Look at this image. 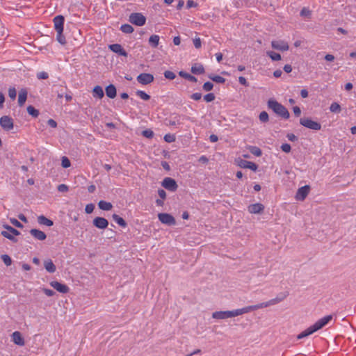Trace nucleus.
Returning <instances> with one entry per match:
<instances>
[{
  "mask_svg": "<svg viewBox=\"0 0 356 356\" xmlns=\"http://www.w3.org/2000/svg\"><path fill=\"white\" fill-rule=\"evenodd\" d=\"M254 311L253 306H248L241 309H237L232 311H219L212 314V317L216 319H226L233 318Z\"/></svg>",
  "mask_w": 356,
  "mask_h": 356,
  "instance_id": "obj_1",
  "label": "nucleus"
},
{
  "mask_svg": "<svg viewBox=\"0 0 356 356\" xmlns=\"http://www.w3.org/2000/svg\"><path fill=\"white\" fill-rule=\"evenodd\" d=\"M54 29L57 32L56 40L61 44L64 45L66 44V39L63 35L64 22L65 17L63 15H57L54 19Z\"/></svg>",
  "mask_w": 356,
  "mask_h": 356,
  "instance_id": "obj_2",
  "label": "nucleus"
},
{
  "mask_svg": "<svg viewBox=\"0 0 356 356\" xmlns=\"http://www.w3.org/2000/svg\"><path fill=\"white\" fill-rule=\"evenodd\" d=\"M268 106L271 108L276 114L281 116L284 119H288L290 116L288 110L280 103L275 100L270 99L268 102Z\"/></svg>",
  "mask_w": 356,
  "mask_h": 356,
  "instance_id": "obj_3",
  "label": "nucleus"
},
{
  "mask_svg": "<svg viewBox=\"0 0 356 356\" xmlns=\"http://www.w3.org/2000/svg\"><path fill=\"white\" fill-rule=\"evenodd\" d=\"M289 296V292L280 293L275 298L271 299L269 301L259 303L253 306L254 311L267 307L271 305H275L283 301Z\"/></svg>",
  "mask_w": 356,
  "mask_h": 356,
  "instance_id": "obj_4",
  "label": "nucleus"
},
{
  "mask_svg": "<svg viewBox=\"0 0 356 356\" xmlns=\"http://www.w3.org/2000/svg\"><path fill=\"white\" fill-rule=\"evenodd\" d=\"M3 227L6 229V231H2L1 232V234L3 237L10 240L11 241L17 243V239L15 237V236L19 235L20 232L8 225H3Z\"/></svg>",
  "mask_w": 356,
  "mask_h": 356,
  "instance_id": "obj_5",
  "label": "nucleus"
},
{
  "mask_svg": "<svg viewBox=\"0 0 356 356\" xmlns=\"http://www.w3.org/2000/svg\"><path fill=\"white\" fill-rule=\"evenodd\" d=\"M129 21L138 26H142L146 23V17L140 13H133L129 15Z\"/></svg>",
  "mask_w": 356,
  "mask_h": 356,
  "instance_id": "obj_6",
  "label": "nucleus"
},
{
  "mask_svg": "<svg viewBox=\"0 0 356 356\" xmlns=\"http://www.w3.org/2000/svg\"><path fill=\"white\" fill-rule=\"evenodd\" d=\"M300 123L301 125L312 130L318 131L321 129V124L319 122L313 121L310 118H300Z\"/></svg>",
  "mask_w": 356,
  "mask_h": 356,
  "instance_id": "obj_7",
  "label": "nucleus"
},
{
  "mask_svg": "<svg viewBox=\"0 0 356 356\" xmlns=\"http://www.w3.org/2000/svg\"><path fill=\"white\" fill-rule=\"evenodd\" d=\"M161 186L171 192L176 191L178 188L176 181L171 177L164 178L161 182Z\"/></svg>",
  "mask_w": 356,
  "mask_h": 356,
  "instance_id": "obj_8",
  "label": "nucleus"
},
{
  "mask_svg": "<svg viewBox=\"0 0 356 356\" xmlns=\"http://www.w3.org/2000/svg\"><path fill=\"white\" fill-rule=\"evenodd\" d=\"M158 218L163 224L168 226L175 225L176 224L175 218L171 214L161 213L158 214Z\"/></svg>",
  "mask_w": 356,
  "mask_h": 356,
  "instance_id": "obj_9",
  "label": "nucleus"
},
{
  "mask_svg": "<svg viewBox=\"0 0 356 356\" xmlns=\"http://www.w3.org/2000/svg\"><path fill=\"white\" fill-rule=\"evenodd\" d=\"M332 319V315L325 316L318 320L314 324L312 325V327H313V330L316 332L325 327Z\"/></svg>",
  "mask_w": 356,
  "mask_h": 356,
  "instance_id": "obj_10",
  "label": "nucleus"
},
{
  "mask_svg": "<svg viewBox=\"0 0 356 356\" xmlns=\"http://www.w3.org/2000/svg\"><path fill=\"white\" fill-rule=\"evenodd\" d=\"M0 125L6 131H10L13 129V120L8 115H3L0 118Z\"/></svg>",
  "mask_w": 356,
  "mask_h": 356,
  "instance_id": "obj_11",
  "label": "nucleus"
},
{
  "mask_svg": "<svg viewBox=\"0 0 356 356\" xmlns=\"http://www.w3.org/2000/svg\"><path fill=\"white\" fill-rule=\"evenodd\" d=\"M137 81L142 85H147L153 82L154 76L149 73H141L137 78Z\"/></svg>",
  "mask_w": 356,
  "mask_h": 356,
  "instance_id": "obj_12",
  "label": "nucleus"
},
{
  "mask_svg": "<svg viewBox=\"0 0 356 356\" xmlns=\"http://www.w3.org/2000/svg\"><path fill=\"white\" fill-rule=\"evenodd\" d=\"M310 187L308 185L300 187L296 193V199L297 200L303 201L308 195Z\"/></svg>",
  "mask_w": 356,
  "mask_h": 356,
  "instance_id": "obj_13",
  "label": "nucleus"
},
{
  "mask_svg": "<svg viewBox=\"0 0 356 356\" xmlns=\"http://www.w3.org/2000/svg\"><path fill=\"white\" fill-rule=\"evenodd\" d=\"M93 225L100 229H106L108 225V221L103 217H96L92 220Z\"/></svg>",
  "mask_w": 356,
  "mask_h": 356,
  "instance_id": "obj_14",
  "label": "nucleus"
},
{
  "mask_svg": "<svg viewBox=\"0 0 356 356\" xmlns=\"http://www.w3.org/2000/svg\"><path fill=\"white\" fill-rule=\"evenodd\" d=\"M271 46L273 49L282 51H287L289 48L288 43L284 40H273L271 42Z\"/></svg>",
  "mask_w": 356,
  "mask_h": 356,
  "instance_id": "obj_15",
  "label": "nucleus"
},
{
  "mask_svg": "<svg viewBox=\"0 0 356 356\" xmlns=\"http://www.w3.org/2000/svg\"><path fill=\"white\" fill-rule=\"evenodd\" d=\"M50 285L54 289H56L57 291L62 293H67L70 291L69 287L66 284L60 283L57 281L51 282Z\"/></svg>",
  "mask_w": 356,
  "mask_h": 356,
  "instance_id": "obj_16",
  "label": "nucleus"
},
{
  "mask_svg": "<svg viewBox=\"0 0 356 356\" xmlns=\"http://www.w3.org/2000/svg\"><path fill=\"white\" fill-rule=\"evenodd\" d=\"M109 49L112 51L119 54L120 56H123L127 57L128 55L127 52L122 48V47L120 44H111L109 46Z\"/></svg>",
  "mask_w": 356,
  "mask_h": 356,
  "instance_id": "obj_17",
  "label": "nucleus"
},
{
  "mask_svg": "<svg viewBox=\"0 0 356 356\" xmlns=\"http://www.w3.org/2000/svg\"><path fill=\"white\" fill-rule=\"evenodd\" d=\"M248 211L250 213H261L264 210V206L261 203H255L248 207Z\"/></svg>",
  "mask_w": 356,
  "mask_h": 356,
  "instance_id": "obj_18",
  "label": "nucleus"
},
{
  "mask_svg": "<svg viewBox=\"0 0 356 356\" xmlns=\"http://www.w3.org/2000/svg\"><path fill=\"white\" fill-rule=\"evenodd\" d=\"M191 72L195 75L203 74L205 72V69L202 63H194L191 69Z\"/></svg>",
  "mask_w": 356,
  "mask_h": 356,
  "instance_id": "obj_19",
  "label": "nucleus"
},
{
  "mask_svg": "<svg viewBox=\"0 0 356 356\" xmlns=\"http://www.w3.org/2000/svg\"><path fill=\"white\" fill-rule=\"evenodd\" d=\"M238 165L241 168H248L253 171H256L258 168V165L256 163L243 159L239 161Z\"/></svg>",
  "mask_w": 356,
  "mask_h": 356,
  "instance_id": "obj_20",
  "label": "nucleus"
},
{
  "mask_svg": "<svg viewBox=\"0 0 356 356\" xmlns=\"http://www.w3.org/2000/svg\"><path fill=\"white\" fill-rule=\"evenodd\" d=\"M30 234L37 240L44 241L47 238L46 234L39 229H31L30 230Z\"/></svg>",
  "mask_w": 356,
  "mask_h": 356,
  "instance_id": "obj_21",
  "label": "nucleus"
},
{
  "mask_svg": "<svg viewBox=\"0 0 356 356\" xmlns=\"http://www.w3.org/2000/svg\"><path fill=\"white\" fill-rule=\"evenodd\" d=\"M13 341L18 346L24 345V339L22 337L21 333L18 331H15L12 334Z\"/></svg>",
  "mask_w": 356,
  "mask_h": 356,
  "instance_id": "obj_22",
  "label": "nucleus"
},
{
  "mask_svg": "<svg viewBox=\"0 0 356 356\" xmlns=\"http://www.w3.org/2000/svg\"><path fill=\"white\" fill-rule=\"evenodd\" d=\"M28 92L26 88H22L18 95V104L22 106L26 101Z\"/></svg>",
  "mask_w": 356,
  "mask_h": 356,
  "instance_id": "obj_23",
  "label": "nucleus"
},
{
  "mask_svg": "<svg viewBox=\"0 0 356 356\" xmlns=\"http://www.w3.org/2000/svg\"><path fill=\"white\" fill-rule=\"evenodd\" d=\"M106 94L107 97H108L111 99H113L116 97L117 92H116V88L114 85L110 84L106 88Z\"/></svg>",
  "mask_w": 356,
  "mask_h": 356,
  "instance_id": "obj_24",
  "label": "nucleus"
},
{
  "mask_svg": "<svg viewBox=\"0 0 356 356\" xmlns=\"http://www.w3.org/2000/svg\"><path fill=\"white\" fill-rule=\"evenodd\" d=\"M44 266L46 270L49 273H53L56 270V267L51 259L45 260L44 262Z\"/></svg>",
  "mask_w": 356,
  "mask_h": 356,
  "instance_id": "obj_25",
  "label": "nucleus"
},
{
  "mask_svg": "<svg viewBox=\"0 0 356 356\" xmlns=\"http://www.w3.org/2000/svg\"><path fill=\"white\" fill-rule=\"evenodd\" d=\"M179 75L181 77H182V78H184V79H186V80H188V81H189L191 82L196 83L197 81V78L195 76H193V75L190 74L189 73H187V72H186L184 71H179Z\"/></svg>",
  "mask_w": 356,
  "mask_h": 356,
  "instance_id": "obj_26",
  "label": "nucleus"
},
{
  "mask_svg": "<svg viewBox=\"0 0 356 356\" xmlns=\"http://www.w3.org/2000/svg\"><path fill=\"white\" fill-rule=\"evenodd\" d=\"M38 222L40 225H46L48 227L52 226L54 222L51 220L48 219L44 216H40L38 217Z\"/></svg>",
  "mask_w": 356,
  "mask_h": 356,
  "instance_id": "obj_27",
  "label": "nucleus"
},
{
  "mask_svg": "<svg viewBox=\"0 0 356 356\" xmlns=\"http://www.w3.org/2000/svg\"><path fill=\"white\" fill-rule=\"evenodd\" d=\"M159 35H152L149 38V44L153 48H156L159 43Z\"/></svg>",
  "mask_w": 356,
  "mask_h": 356,
  "instance_id": "obj_28",
  "label": "nucleus"
},
{
  "mask_svg": "<svg viewBox=\"0 0 356 356\" xmlns=\"http://www.w3.org/2000/svg\"><path fill=\"white\" fill-rule=\"evenodd\" d=\"M98 207L103 211H110L113 208V205L111 202H108L104 200L99 202Z\"/></svg>",
  "mask_w": 356,
  "mask_h": 356,
  "instance_id": "obj_29",
  "label": "nucleus"
},
{
  "mask_svg": "<svg viewBox=\"0 0 356 356\" xmlns=\"http://www.w3.org/2000/svg\"><path fill=\"white\" fill-rule=\"evenodd\" d=\"M315 331L313 330V327L311 326H309L308 328H307L305 330H304L303 332H302L301 333H300L298 336H297V339H301L302 338H305L306 337H308L309 335L314 333Z\"/></svg>",
  "mask_w": 356,
  "mask_h": 356,
  "instance_id": "obj_30",
  "label": "nucleus"
},
{
  "mask_svg": "<svg viewBox=\"0 0 356 356\" xmlns=\"http://www.w3.org/2000/svg\"><path fill=\"white\" fill-rule=\"evenodd\" d=\"M113 220L118 223L122 227H126L127 224L126 221L118 214H113L112 216Z\"/></svg>",
  "mask_w": 356,
  "mask_h": 356,
  "instance_id": "obj_31",
  "label": "nucleus"
},
{
  "mask_svg": "<svg viewBox=\"0 0 356 356\" xmlns=\"http://www.w3.org/2000/svg\"><path fill=\"white\" fill-rule=\"evenodd\" d=\"M104 95L103 89L99 86H96L93 88V96L99 99H102Z\"/></svg>",
  "mask_w": 356,
  "mask_h": 356,
  "instance_id": "obj_32",
  "label": "nucleus"
},
{
  "mask_svg": "<svg viewBox=\"0 0 356 356\" xmlns=\"http://www.w3.org/2000/svg\"><path fill=\"white\" fill-rule=\"evenodd\" d=\"M248 150L256 156H260L262 154L261 149L257 146H249Z\"/></svg>",
  "mask_w": 356,
  "mask_h": 356,
  "instance_id": "obj_33",
  "label": "nucleus"
},
{
  "mask_svg": "<svg viewBox=\"0 0 356 356\" xmlns=\"http://www.w3.org/2000/svg\"><path fill=\"white\" fill-rule=\"evenodd\" d=\"M209 78L218 83H224L225 82V79L219 75L210 74L209 75Z\"/></svg>",
  "mask_w": 356,
  "mask_h": 356,
  "instance_id": "obj_34",
  "label": "nucleus"
},
{
  "mask_svg": "<svg viewBox=\"0 0 356 356\" xmlns=\"http://www.w3.org/2000/svg\"><path fill=\"white\" fill-rule=\"evenodd\" d=\"M27 112L33 118H38L40 114L39 111L31 105L27 107Z\"/></svg>",
  "mask_w": 356,
  "mask_h": 356,
  "instance_id": "obj_35",
  "label": "nucleus"
},
{
  "mask_svg": "<svg viewBox=\"0 0 356 356\" xmlns=\"http://www.w3.org/2000/svg\"><path fill=\"white\" fill-rule=\"evenodd\" d=\"M120 30L124 33H131L134 31L132 26L128 24H122L120 27Z\"/></svg>",
  "mask_w": 356,
  "mask_h": 356,
  "instance_id": "obj_36",
  "label": "nucleus"
},
{
  "mask_svg": "<svg viewBox=\"0 0 356 356\" xmlns=\"http://www.w3.org/2000/svg\"><path fill=\"white\" fill-rule=\"evenodd\" d=\"M300 16L305 18L310 19L312 16V11L306 7H304L300 13Z\"/></svg>",
  "mask_w": 356,
  "mask_h": 356,
  "instance_id": "obj_37",
  "label": "nucleus"
},
{
  "mask_svg": "<svg viewBox=\"0 0 356 356\" xmlns=\"http://www.w3.org/2000/svg\"><path fill=\"white\" fill-rule=\"evenodd\" d=\"M330 110L332 113H339L341 112V106L338 103L333 102L330 106Z\"/></svg>",
  "mask_w": 356,
  "mask_h": 356,
  "instance_id": "obj_38",
  "label": "nucleus"
},
{
  "mask_svg": "<svg viewBox=\"0 0 356 356\" xmlns=\"http://www.w3.org/2000/svg\"><path fill=\"white\" fill-rule=\"evenodd\" d=\"M136 94L143 100L147 101L150 99V96L143 90H137Z\"/></svg>",
  "mask_w": 356,
  "mask_h": 356,
  "instance_id": "obj_39",
  "label": "nucleus"
},
{
  "mask_svg": "<svg viewBox=\"0 0 356 356\" xmlns=\"http://www.w3.org/2000/svg\"><path fill=\"white\" fill-rule=\"evenodd\" d=\"M267 55L275 61H277L281 60V55L278 53H276L275 51H268Z\"/></svg>",
  "mask_w": 356,
  "mask_h": 356,
  "instance_id": "obj_40",
  "label": "nucleus"
},
{
  "mask_svg": "<svg viewBox=\"0 0 356 356\" xmlns=\"http://www.w3.org/2000/svg\"><path fill=\"white\" fill-rule=\"evenodd\" d=\"M259 119L261 122L266 123L269 120L268 114L266 111H262L259 115Z\"/></svg>",
  "mask_w": 356,
  "mask_h": 356,
  "instance_id": "obj_41",
  "label": "nucleus"
},
{
  "mask_svg": "<svg viewBox=\"0 0 356 356\" xmlns=\"http://www.w3.org/2000/svg\"><path fill=\"white\" fill-rule=\"evenodd\" d=\"M163 74L165 78L169 80H173L176 77L175 74L170 70L165 71Z\"/></svg>",
  "mask_w": 356,
  "mask_h": 356,
  "instance_id": "obj_42",
  "label": "nucleus"
},
{
  "mask_svg": "<svg viewBox=\"0 0 356 356\" xmlns=\"http://www.w3.org/2000/svg\"><path fill=\"white\" fill-rule=\"evenodd\" d=\"M164 140L167 143H172L176 140V137L174 134H168L164 136Z\"/></svg>",
  "mask_w": 356,
  "mask_h": 356,
  "instance_id": "obj_43",
  "label": "nucleus"
},
{
  "mask_svg": "<svg viewBox=\"0 0 356 356\" xmlns=\"http://www.w3.org/2000/svg\"><path fill=\"white\" fill-rule=\"evenodd\" d=\"M142 136L147 138H152L154 132L151 129H146L142 131Z\"/></svg>",
  "mask_w": 356,
  "mask_h": 356,
  "instance_id": "obj_44",
  "label": "nucleus"
},
{
  "mask_svg": "<svg viewBox=\"0 0 356 356\" xmlns=\"http://www.w3.org/2000/svg\"><path fill=\"white\" fill-rule=\"evenodd\" d=\"M1 259L3 261V263L7 266H9L12 264V259L11 258L7 255V254H3L1 255Z\"/></svg>",
  "mask_w": 356,
  "mask_h": 356,
  "instance_id": "obj_45",
  "label": "nucleus"
},
{
  "mask_svg": "<svg viewBox=\"0 0 356 356\" xmlns=\"http://www.w3.org/2000/svg\"><path fill=\"white\" fill-rule=\"evenodd\" d=\"M61 165L64 168H69L71 165L70 161L66 156H63Z\"/></svg>",
  "mask_w": 356,
  "mask_h": 356,
  "instance_id": "obj_46",
  "label": "nucleus"
},
{
  "mask_svg": "<svg viewBox=\"0 0 356 356\" xmlns=\"http://www.w3.org/2000/svg\"><path fill=\"white\" fill-rule=\"evenodd\" d=\"M213 84L209 81L204 83L202 86V89L207 92L211 91L213 89Z\"/></svg>",
  "mask_w": 356,
  "mask_h": 356,
  "instance_id": "obj_47",
  "label": "nucleus"
},
{
  "mask_svg": "<svg viewBox=\"0 0 356 356\" xmlns=\"http://www.w3.org/2000/svg\"><path fill=\"white\" fill-rule=\"evenodd\" d=\"M216 98V96L213 93H208L204 96V100L207 102H213Z\"/></svg>",
  "mask_w": 356,
  "mask_h": 356,
  "instance_id": "obj_48",
  "label": "nucleus"
},
{
  "mask_svg": "<svg viewBox=\"0 0 356 356\" xmlns=\"http://www.w3.org/2000/svg\"><path fill=\"white\" fill-rule=\"evenodd\" d=\"M8 95L10 97V99H15L16 98V95H17V91H16V89L15 88H10L9 90H8Z\"/></svg>",
  "mask_w": 356,
  "mask_h": 356,
  "instance_id": "obj_49",
  "label": "nucleus"
},
{
  "mask_svg": "<svg viewBox=\"0 0 356 356\" xmlns=\"http://www.w3.org/2000/svg\"><path fill=\"white\" fill-rule=\"evenodd\" d=\"M281 149L285 153H289L291 150V147L288 143H284L281 145Z\"/></svg>",
  "mask_w": 356,
  "mask_h": 356,
  "instance_id": "obj_50",
  "label": "nucleus"
},
{
  "mask_svg": "<svg viewBox=\"0 0 356 356\" xmlns=\"http://www.w3.org/2000/svg\"><path fill=\"white\" fill-rule=\"evenodd\" d=\"M94 209H95V205L92 203H90V204H88L86 206L85 211L86 213L90 214L93 212Z\"/></svg>",
  "mask_w": 356,
  "mask_h": 356,
  "instance_id": "obj_51",
  "label": "nucleus"
},
{
  "mask_svg": "<svg viewBox=\"0 0 356 356\" xmlns=\"http://www.w3.org/2000/svg\"><path fill=\"white\" fill-rule=\"evenodd\" d=\"M58 191L61 193H65L68 191L69 188L67 185L62 184L58 186Z\"/></svg>",
  "mask_w": 356,
  "mask_h": 356,
  "instance_id": "obj_52",
  "label": "nucleus"
},
{
  "mask_svg": "<svg viewBox=\"0 0 356 356\" xmlns=\"http://www.w3.org/2000/svg\"><path fill=\"white\" fill-rule=\"evenodd\" d=\"M49 77V74L46 72H40L38 73L37 78L38 79H47Z\"/></svg>",
  "mask_w": 356,
  "mask_h": 356,
  "instance_id": "obj_53",
  "label": "nucleus"
},
{
  "mask_svg": "<svg viewBox=\"0 0 356 356\" xmlns=\"http://www.w3.org/2000/svg\"><path fill=\"white\" fill-rule=\"evenodd\" d=\"M190 97H191V99H192L195 101H198V100L201 99L202 94L200 92H195V93L192 94Z\"/></svg>",
  "mask_w": 356,
  "mask_h": 356,
  "instance_id": "obj_54",
  "label": "nucleus"
},
{
  "mask_svg": "<svg viewBox=\"0 0 356 356\" xmlns=\"http://www.w3.org/2000/svg\"><path fill=\"white\" fill-rule=\"evenodd\" d=\"M238 82H239L240 84H241L242 86H244L245 87L249 86V83L247 81L245 77H243V76H239L238 77Z\"/></svg>",
  "mask_w": 356,
  "mask_h": 356,
  "instance_id": "obj_55",
  "label": "nucleus"
},
{
  "mask_svg": "<svg viewBox=\"0 0 356 356\" xmlns=\"http://www.w3.org/2000/svg\"><path fill=\"white\" fill-rule=\"evenodd\" d=\"M42 291L49 297L53 296L55 294V292L53 290L46 288L42 289Z\"/></svg>",
  "mask_w": 356,
  "mask_h": 356,
  "instance_id": "obj_56",
  "label": "nucleus"
},
{
  "mask_svg": "<svg viewBox=\"0 0 356 356\" xmlns=\"http://www.w3.org/2000/svg\"><path fill=\"white\" fill-rule=\"evenodd\" d=\"M193 44L196 49H199L202 46V42L200 38H195L193 40Z\"/></svg>",
  "mask_w": 356,
  "mask_h": 356,
  "instance_id": "obj_57",
  "label": "nucleus"
},
{
  "mask_svg": "<svg viewBox=\"0 0 356 356\" xmlns=\"http://www.w3.org/2000/svg\"><path fill=\"white\" fill-rule=\"evenodd\" d=\"M286 138H288L289 140L291 141V142H295L296 140H298V137L294 135L293 134H288L286 135Z\"/></svg>",
  "mask_w": 356,
  "mask_h": 356,
  "instance_id": "obj_58",
  "label": "nucleus"
},
{
  "mask_svg": "<svg viewBox=\"0 0 356 356\" xmlns=\"http://www.w3.org/2000/svg\"><path fill=\"white\" fill-rule=\"evenodd\" d=\"M158 195L162 200H165L166 198V193L163 189H159Z\"/></svg>",
  "mask_w": 356,
  "mask_h": 356,
  "instance_id": "obj_59",
  "label": "nucleus"
},
{
  "mask_svg": "<svg viewBox=\"0 0 356 356\" xmlns=\"http://www.w3.org/2000/svg\"><path fill=\"white\" fill-rule=\"evenodd\" d=\"M11 223L17 227L22 228L23 225L19 222L17 219H11Z\"/></svg>",
  "mask_w": 356,
  "mask_h": 356,
  "instance_id": "obj_60",
  "label": "nucleus"
},
{
  "mask_svg": "<svg viewBox=\"0 0 356 356\" xmlns=\"http://www.w3.org/2000/svg\"><path fill=\"white\" fill-rule=\"evenodd\" d=\"M293 111L294 115L296 117H299L301 114V110H300V107H298L297 106H296L293 108Z\"/></svg>",
  "mask_w": 356,
  "mask_h": 356,
  "instance_id": "obj_61",
  "label": "nucleus"
},
{
  "mask_svg": "<svg viewBox=\"0 0 356 356\" xmlns=\"http://www.w3.org/2000/svg\"><path fill=\"white\" fill-rule=\"evenodd\" d=\"M47 124L52 128H56L57 127V122L53 119L48 120Z\"/></svg>",
  "mask_w": 356,
  "mask_h": 356,
  "instance_id": "obj_62",
  "label": "nucleus"
},
{
  "mask_svg": "<svg viewBox=\"0 0 356 356\" xmlns=\"http://www.w3.org/2000/svg\"><path fill=\"white\" fill-rule=\"evenodd\" d=\"M161 166L166 171L170 170V166L167 161H161Z\"/></svg>",
  "mask_w": 356,
  "mask_h": 356,
  "instance_id": "obj_63",
  "label": "nucleus"
},
{
  "mask_svg": "<svg viewBox=\"0 0 356 356\" xmlns=\"http://www.w3.org/2000/svg\"><path fill=\"white\" fill-rule=\"evenodd\" d=\"M197 6V3L194 2L193 0H188L186 2V6L187 8H193Z\"/></svg>",
  "mask_w": 356,
  "mask_h": 356,
  "instance_id": "obj_64",
  "label": "nucleus"
}]
</instances>
